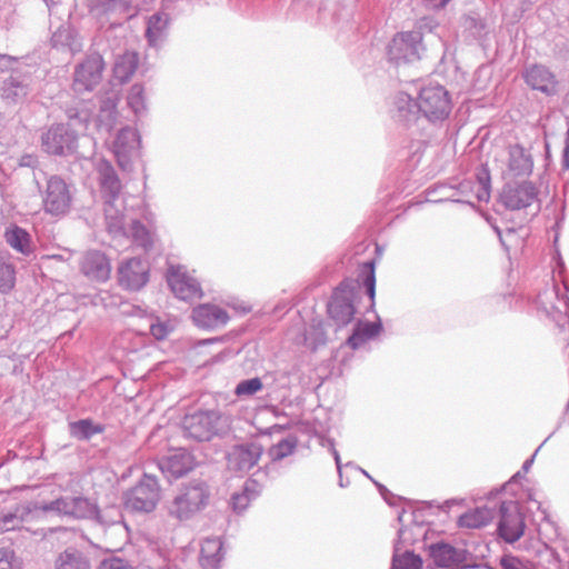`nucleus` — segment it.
<instances>
[{"instance_id":"51","label":"nucleus","mask_w":569,"mask_h":569,"mask_svg":"<svg viewBox=\"0 0 569 569\" xmlns=\"http://www.w3.org/2000/svg\"><path fill=\"white\" fill-rule=\"evenodd\" d=\"M562 167L569 169V130L566 133L565 148L562 153Z\"/></svg>"},{"instance_id":"38","label":"nucleus","mask_w":569,"mask_h":569,"mask_svg":"<svg viewBox=\"0 0 569 569\" xmlns=\"http://www.w3.org/2000/svg\"><path fill=\"white\" fill-rule=\"evenodd\" d=\"M102 431L103 428L100 425H94L90 419H81L69 423L71 437L78 440H89L91 437Z\"/></svg>"},{"instance_id":"56","label":"nucleus","mask_w":569,"mask_h":569,"mask_svg":"<svg viewBox=\"0 0 569 569\" xmlns=\"http://www.w3.org/2000/svg\"><path fill=\"white\" fill-rule=\"evenodd\" d=\"M495 232L497 233L498 238H499V241L500 243L506 248L508 249L507 244H506V241L503 239V236H502V232L500 230V228L498 226H492Z\"/></svg>"},{"instance_id":"47","label":"nucleus","mask_w":569,"mask_h":569,"mask_svg":"<svg viewBox=\"0 0 569 569\" xmlns=\"http://www.w3.org/2000/svg\"><path fill=\"white\" fill-rule=\"evenodd\" d=\"M98 569H134L133 566L130 563L129 560L119 558V557H111L103 559Z\"/></svg>"},{"instance_id":"42","label":"nucleus","mask_w":569,"mask_h":569,"mask_svg":"<svg viewBox=\"0 0 569 569\" xmlns=\"http://www.w3.org/2000/svg\"><path fill=\"white\" fill-rule=\"evenodd\" d=\"M298 446L296 437H288L276 445L271 446L268 450V456L272 463L278 462L289 456H291Z\"/></svg>"},{"instance_id":"5","label":"nucleus","mask_w":569,"mask_h":569,"mask_svg":"<svg viewBox=\"0 0 569 569\" xmlns=\"http://www.w3.org/2000/svg\"><path fill=\"white\" fill-rule=\"evenodd\" d=\"M209 488L204 481L197 480L184 487L169 507V513L179 520L191 518L207 505Z\"/></svg>"},{"instance_id":"57","label":"nucleus","mask_w":569,"mask_h":569,"mask_svg":"<svg viewBox=\"0 0 569 569\" xmlns=\"http://www.w3.org/2000/svg\"><path fill=\"white\" fill-rule=\"evenodd\" d=\"M482 188H483L482 193L477 194V198L480 201L488 200V198H489V191L485 183L482 184Z\"/></svg>"},{"instance_id":"15","label":"nucleus","mask_w":569,"mask_h":569,"mask_svg":"<svg viewBox=\"0 0 569 569\" xmlns=\"http://www.w3.org/2000/svg\"><path fill=\"white\" fill-rule=\"evenodd\" d=\"M522 78L530 89L539 91L546 97H553L559 92V81L556 74L543 64L535 63L527 67L522 72Z\"/></svg>"},{"instance_id":"18","label":"nucleus","mask_w":569,"mask_h":569,"mask_svg":"<svg viewBox=\"0 0 569 569\" xmlns=\"http://www.w3.org/2000/svg\"><path fill=\"white\" fill-rule=\"evenodd\" d=\"M191 318L196 327L214 330L224 327L230 317L226 309L214 303H200L192 309Z\"/></svg>"},{"instance_id":"63","label":"nucleus","mask_w":569,"mask_h":569,"mask_svg":"<svg viewBox=\"0 0 569 569\" xmlns=\"http://www.w3.org/2000/svg\"><path fill=\"white\" fill-rule=\"evenodd\" d=\"M107 104H108V107H110L111 109H114V108H116V103H114V102H112V101H110V100L107 102Z\"/></svg>"},{"instance_id":"32","label":"nucleus","mask_w":569,"mask_h":569,"mask_svg":"<svg viewBox=\"0 0 569 569\" xmlns=\"http://www.w3.org/2000/svg\"><path fill=\"white\" fill-rule=\"evenodd\" d=\"M495 517V508L482 506L461 515L458 523L462 528L477 529L487 526Z\"/></svg>"},{"instance_id":"55","label":"nucleus","mask_w":569,"mask_h":569,"mask_svg":"<svg viewBox=\"0 0 569 569\" xmlns=\"http://www.w3.org/2000/svg\"><path fill=\"white\" fill-rule=\"evenodd\" d=\"M375 485L377 486V488H378L379 492L381 493V496L383 497V499H385L387 502L391 503V502L389 501V499H388V496H389V495H391V493L389 492V490H388L383 485H381V483H379V482H375Z\"/></svg>"},{"instance_id":"45","label":"nucleus","mask_w":569,"mask_h":569,"mask_svg":"<svg viewBox=\"0 0 569 569\" xmlns=\"http://www.w3.org/2000/svg\"><path fill=\"white\" fill-rule=\"evenodd\" d=\"M262 387H263L262 381L258 377L251 378V379H246V380H241L236 386L234 393L238 397H249V396H253L254 393L260 391L262 389Z\"/></svg>"},{"instance_id":"11","label":"nucleus","mask_w":569,"mask_h":569,"mask_svg":"<svg viewBox=\"0 0 569 569\" xmlns=\"http://www.w3.org/2000/svg\"><path fill=\"white\" fill-rule=\"evenodd\" d=\"M42 202L44 211L52 216H60L68 212L71 206V193L62 178L51 176L47 180Z\"/></svg>"},{"instance_id":"17","label":"nucleus","mask_w":569,"mask_h":569,"mask_svg":"<svg viewBox=\"0 0 569 569\" xmlns=\"http://www.w3.org/2000/svg\"><path fill=\"white\" fill-rule=\"evenodd\" d=\"M405 517L406 511H402L398 516V520L402 527L398 530V541L395 543L391 569H421L422 559L420 556L415 555L409 550L401 552V545H406L410 540V530L405 525L407 521L405 520Z\"/></svg>"},{"instance_id":"10","label":"nucleus","mask_w":569,"mask_h":569,"mask_svg":"<svg viewBox=\"0 0 569 569\" xmlns=\"http://www.w3.org/2000/svg\"><path fill=\"white\" fill-rule=\"evenodd\" d=\"M44 512L72 517L74 519H97L99 509L84 497H61L40 507Z\"/></svg>"},{"instance_id":"13","label":"nucleus","mask_w":569,"mask_h":569,"mask_svg":"<svg viewBox=\"0 0 569 569\" xmlns=\"http://www.w3.org/2000/svg\"><path fill=\"white\" fill-rule=\"evenodd\" d=\"M158 468L161 473L170 479H178L187 475L194 467V460L190 452L178 449L171 455L159 460L144 462V468Z\"/></svg>"},{"instance_id":"29","label":"nucleus","mask_w":569,"mask_h":569,"mask_svg":"<svg viewBox=\"0 0 569 569\" xmlns=\"http://www.w3.org/2000/svg\"><path fill=\"white\" fill-rule=\"evenodd\" d=\"M382 331V323L380 319L375 322L358 320L355 323L352 333L346 341V345L352 349L358 350L366 342L376 338Z\"/></svg>"},{"instance_id":"54","label":"nucleus","mask_w":569,"mask_h":569,"mask_svg":"<svg viewBox=\"0 0 569 569\" xmlns=\"http://www.w3.org/2000/svg\"><path fill=\"white\" fill-rule=\"evenodd\" d=\"M335 462H336V467H337V471H338V476H339V486L341 488H345V487H347V483H342V463H341V458L337 457V460H335Z\"/></svg>"},{"instance_id":"1","label":"nucleus","mask_w":569,"mask_h":569,"mask_svg":"<svg viewBox=\"0 0 569 569\" xmlns=\"http://www.w3.org/2000/svg\"><path fill=\"white\" fill-rule=\"evenodd\" d=\"M359 279H343L332 291L327 303L329 320L337 328L350 325L357 313L356 302L360 297L361 283L371 301L375 305L376 276L373 262H367L360 271Z\"/></svg>"},{"instance_id":"26","label":"nucleus","mask_w":569,"mask_h":569,"mask_svg":"<svg viewBox=\"0 0 569 569\" xmlns=\"http://www.w3.org/2000/svg\"><path fill=\"white\" fill-rule=\"evenodd\" d=\"M96 168L104 201L110 200L111 202H116L121 190V183L113 167L109 161L99 159Z\"/></svg>"},{"instance_id":"50","label":"nucleus","mask_w":569,"mask_h":569,"mask_svg":"<svg viewBox=\"0 0 569 569\" xmlns=\"http://www.w3.org/2000/svg\"><path fill=\"white\" fill-rule=\"evenodd\" d=\"M171 330H172V328L169 325H167L166 322H157V323L150 325V333L157 340L164 339Z\"/></svg>"},{"instance_id":"46","label":"nucleus","mask_w":569,"mask_h":569,"mask_svg":"<svg viewBox=\"0 0 569 569\" xmlns=\"http://www.w3.org/2000/svg\"><path fill=\"white\" fill-rule=\"evenodd\" d=\"M500 566L501 569H536L532 562L510 555L501 558Z\"/></svg>"},{"instance_id":"21","label":"nucleus","mask_w":569,"mask_h":569,"mask_svg":"<svg viewBox=\"0 0 569 569\" xmlns=\"http://www.w3.org/2000/svg\"><path fill=\"white\" fill-rule=\"evenodd\" d=\"M263 448L259 442L234 446L228 453V466L236 471L250 470L260 459Z\"/></svg>"},{"instance_id":"58","label":"nucleus","mask_w":569,"mask_h":569,"mask_svg":"<svg viewBox=\"0 0 569 569\" xmlns=\"http://www.w3.org/2000/svg\"><path fill=\"white\" fill-rule=\"evenodd\" d=\"M328 443H329V447H330V451L333 456V459L337 460V457H340L338 450L335 448V441L332 439H329L328 440Z\"/></svg>"},{"instance_id":"27","label":"nucleus","mask_w":569,"mask_h":569,"mask_svg":"<svg viewBox=\"0 0 569 569\" xmlns=\"http://www.w3.org/2000/svg\"><path fill=\"white\" fill-rule=\"evenodd\" d=\"M533 169L531 153L521 144L510 146L508 149V170L513 177L530 176Z\"/></svg>"},{"instance_id":"41","label":"nucleus","mask_w":569,"mask_h":569,"mask_svg":"<svg viewBox=\"0 0 569 569\" xmlns=\"http://www.w3.org/2000/svg\"><path fill=\"white\" fill-rule=\"evenodd\" d=\"M160 498L161 491L157 478L144 471V512L154 510Z\"/></svg>"},{"instance_id":"6","label":"nucleus","mask_w":569,"mask_h":569,"mask_svg":"<svg viewBox=\"0 0 569 569\" xmlns=\"http://www.w3.org/2000/svg\"><path fill=\"white\" fill-rule=\"evenodd\" d=\"M496 515L498 516L497 532L505 542L513 543L522 537L526 523L517 501H501Z\"/></svg>"},{"instance_id":"31","label":"nucleus","mask_w":569,"mask_h":569,"mask_svg":"<svg viewBox=\"0 0 569 569\" xmlns=\"http://www.w3.org/2000/svg\"><path fill=\"white\" fill-rule=\"evenodd\" d=\"M54 569H91L89 558L79 549L68 547L54 560Z\"/></svg>"},{"instance_id":"19","label":"nucleus","mask_w":569,"mask_h":569,"mask_svg":"<svg viewBox=\"0 0 569 569\" xmlns=\"http://www.w3.org/2000/svg\"><path fill=\"white\" fill-rule=\"evenodd\" d=\"M471 189L472 182L468 180L460 182L458 186L446 183L437 184L427 189V201L435 203L452 201L473 207V202L467 198Z\"/></svg>"},{"instance_id":"25","label":"nucleus","mask_w":569,"mask_h":569,"mask_svg":"<svg viewBox=\"0 0 569 569\" xmlns=\"http://www.w3.org/2000/svg\"><path fill=\"white\" fill-rule=\"evenodd\" d=\"M81 271L89 279L103 282L109 279L111 267L104 253L89 251L82 258Z\"/></svg>"},{"instance_id":"24","label":"nucleus","mask_w":569,"mask_h":569,"mask_svg":"<svg viewBox=\"0 0 569 569\" xmlns=\"http://www.w3.org/2000/svg\"><path fill=\"white\" fill-rule=\"evenodd\" d=\"M170 17L163 11L153 13L147 23L144 38L149 48L159 50L166 42L169 33Z\"/></svg>"},{"instance_id":"22","label":"nucleus","mask_w":569,"mask_h":569,"mask_svg":"<svg viewBox=\"0 0 569 569\" xmlns=\"http://www.w3.org/2000/svg\"><path fill=\"white\" fill-rule=\"evenodd\" d=\"M97 527L103 532L106 548L119 549L129 541V528L121 520H108L99 513L94 520Z\"/></svg>"},{"instance_id":"7","label":"nucleus","mask_w":569,"mask_h":569,"mask_svg":"<svg viewBox=\"0 0 569 569\" xmlns=\"http://www.w3.org/2000/svg\"><path fill=\"white\" fill-rule=\"evenodd\" d=\"M499 200L509 210H522L535 206L533 214L540 210L538 203V189L530 181L506 183L500 192Z\"/></svg>"},{"instance_id":"35","label":"nucleus","mask_w":569,"mask_h":569,"mask_svg":"<svg viewBox=\"0 0 569 569\" xmlns=\"http://www.w3.org/2000/svg\"><path fill=\"white\" fill-rule=\"evenodd\" d=\"M51 43L53 47H67L72 53L81 50V42L74 29L69 24H61L52 34Z\"/></svg>"},{"instance_id":"60","label":"nucleus","mask_w":569,"mask_h":569,"mask_svg":"<svg viewBox=\"0 0 569 569\" xmlns=\"http://www.w3.org/2000/svg\"><path fill=\"white\" fill-rule=\"evenodd\" d=\"M345 467H346V468H351V469H355V470H358V469H359V467H358V466H356L353 462H347V463L345 465Z\"/></svg>"},{"instance_id":"30","label":"nucleus","mask_w":569,"mask_h":569,"mask_svg":"<svg viewBox=\"0 0 569 569\" xmlns=\"http://www.w3.org/2000/svg\"><path fill=\"white\" fill-rule=\"evenodd\" d=\"M223 559L220 538H207L201 543L200 563L203 569H219Z\"/></svg>"},{"instance_id":"64","label":"nucleus","mask_w":569,"mask_h":569,"mask_svg":"<svg viewBox=\"0 0 569 569\" xmlns=\"http://www.w3.org/2000/svg\"><path fill=\"white\" fill-rule=\"evenodd\" d=\"M515 233V230L512 228H508L507 229V234L510 236V234H513Z\"/></svg>"},{"instance_id":"4","label":"nucleus","mask_w":569,"mask_h":569,"mask_svg":"<svg viewBox=\"0 0 569 569\" xmlns=\"http://www.w3.org/2000/svg\"><path fill=\"white\" fill-rule=\"evenodd\" d=\"M418 100L420 116L433 124L442 123L451 112L449 92L441 84L428 83L421 87Z\"/></svg>"},{"instance_id":"40","label":"nucleus","mask_w":569,"mask_h":569,"mask_svg":"<svg viewBox=\"0 0 569 569\" xmlns=\"http://www.w3.org/2000/svg\"><path fill=\"white\" fill-rule=\"evenodd\" d=\"M104 214L110 233L120 234L124 231L126 217L110 200L104 201Z\"/></svg>"},{"instance_id":"53","label":"nucleus","mask_w":569,"mask_h":569,"mask_svg":"<svg viewBox=\"0 0 569 569\" xmlns=\"http://www.w3.org/2000/svg\"><path fill=\"white\" fill-rule=\"evenodd\" d=\"M16 61V58L7 54H0V70L6 71L10 69V64Z\"/></svg>"},{"instance_id":"43","label":"nucleus","mask_w":569,"mask_h":569,"mask_svg":"<svg viewBox=\"0 0 569 569\" xmlns=\"http://www.w3.org/2000/svg\"><path fill=\"white\" fill-rule=\"evenodd\" d=\"M305 345L311 350H317L319 347L325 346L327 342V335L322 323H313L305 331Z\"/></svg>"},{"instance_id":"52","label":"nucleus","mask_w":569,"mask_h":569,"mask_svg":"<svg viewBox=\"0 0 569 569\" xmlns=\"http://www.w3.org/2000/svg\"><path fill=\"white\" fill-rule=\"evenodd\" d=\"M143 241H144V254L147 253L148 249L150 247H152L156 242V236L153 232L147 230L144 228V238H143Z\"/></svg>"},{"instance_id":"20","label":"nucleus","mask_w":569,"mask_h":569,"mask_svg":"<svg viewBox=\"0 0 569 569\" xmlns=\"http://www.w3.org/2000/svg\"><path fill=\"white\" fill-rule=\"evenodd\" d=\"M139 144V136L134 130L124 128L118 132L112 149L119 166L123 170L131 169L132 157L138 153Z\"/></svg>"},{"instance_id":"61","label":"nucleus","mask_w":569,"mask_h":569,"mask_svg":"<svg viewBox=\"0 0 569 569\" xmlns=\"http://www.w3.org/2000/svg\"><path fill=\"white\" fill-rule=\"evenodd\" d=\"M437 1H438V3L436 6L445 7L448 3L449 0H437Z\"/></svg>"},{"instance_id":"14","label":"nucleus","mask_w":569,"mask_h":569,"mask_svg":"<svg viewBox=\"0 0 569 569\" xmlns=\"http://www.w3.org/2000/svg\"><path fill=\"white\" fill-rule=\"evenodd\" d=\"M429 557L439 568L466 569L468 552L463 548H457L448 542L438 541L428 547Z\"/></svg>"},{"instance_id":"2","label":"nucleus","mask_w":569,"mask_h":569,"mask_svg":"<svg viewBox=\"0 0 569 569\" xmlns=\"http://www.w3.org/2000/svg\"><path fill=\"white\" fill-rule=\"evenodd\" d=\"M69 123L51 126L41 138L42 148L49 154L68 156L76 152L78 147V134L74 130L80 126L87 128L89 114L84 111L70 109L68 111Z\"/></svg>"},{"instance_id":"59","label":"nucleus","mask_w":569,"mask_h":569,"mask_svg":"<svg viewBox=\"0 0 569 569\" xmlns=\"http://www.w3.org/2000/svg\"><path fill=\"white\" fill-rule=\"evenodd\" d=\"M533 459H535V455L530 458V459H527L523 465H522V471L523 472H528L529 469L531 468V465L533 462Z\"/></svg>"},{"instance_id":"36","label":"nucleus","mask_w":569,"mask_h":569,"mask_svg":"<svg viewBox=\"0 0 569 569\" xmlns=\"http://www.w3.org/2000/svg\"><path fill=\"white\" fill-rule=\"evenodd\" d=\"M31 511L29 505H18L13 510L0 515V533L19 528Z\"/></svg>"},{"instance_id":"12","label":"nucleus","mask_w":569,"mask_h":569,"mask_svg":"<svg viewBox=\"0 0 569 569\" xmlns=\"http://www.w3.org/2000/svg\"><path fill=\"white\" fill-rule=\"evenodd\" d=\"M104 68L103 59L99 54L89 56L74 69L72 89L77 93L92 91L101 81Z\"/></svg>"},{"instance_id":"16","label":"nucleus","mask_w":569,"mask_h":569,"mask_svg":"<svg viewBox=\"0 0 569 569\" xmlns=\"http://www.w3.org/2000/svg\"><path fill=\"white\" fill-rule=\"evenodd\" d=\"M31 78L20 72H12L0 86V99L7 107L24 102L32 91Z\"/></svg>"},{"instance_id":"62","label":"nucleus","mask_w":569,"mask_h":569,"mask_svg":"<svg viewBox=\"0 0 569 569\" xmlns=\"http://www.w3.org/2000/svg\"><path fill=\"white\" fill-rule=\"evenodd\" d=\"M358 470H359L360 472H362L366 477H368L369 479H371V477L369 476V473H368L366 470H363V469H362V468H360V467H359V469H358Z\"/></svg>"},{"instance_id":"39","label":"nucleus","mask_w":569,"mask_h":569,"mask_svg":"<svg viewBox=\"0 0 569 569\" xmlns=\"http://www.w3.org/2000/svg\"><path fill=\"white\" fill-rule=\"evenodd\" d=\"M16 282V269L9 253H0V292H9Z\"/></svg>"},{"instance_id":"37","label":"nucleus","mask_w":569,"mask_h":569,"mask_svg":"<svg viewBox=\"0 0 569 569\" xmlns=\"http://www.w3.org/2000/svg\"><path fill=\"white\" fill-rule=\"evenodd\" d=\"M138 66L136 53H126L119 57L113 67L114 78L120 82H127L134 73Z\"/></svg>"},{"instance_id":"33","label":"nucleus","mask_w":569,"mask_h":569,"mask_svg":"<svg viewBox=\"0 0 569 569\" xmlns=\"http://www.w3.org/2000/svg\"><path fill=\"white\" fill-rule=\"evenodd\" d=\"M6 242L16 251L23 256H30L33 252V246L30 233L21 227L12 226L4 232Z\"/></svg>"},{"instance_id":"8","label":"nucleus","mask_w":569,"mask_h":569,"mask_svg":"<svg viewBox=\"0 0 569 569\" xmlns=\"http://www.w3.org/2000/svg\"><path fill=\"white\" fill-rule=\"evenodd\" d=\"M166 279L174 297L180 300L192 301L203 296L199 280L182 264H170Z\"/></svg>"},{"instance_id":"49","label":"nucleus","mask_w":569,"mask_h":569,"mask_svg":"<svg viewBox=\"0 0 569 569\" xmlns=\"http://www.w3.org/2000/svg\"><path fill=\"white\" fill-rule=\"evenodd\" d=\"M128 103L130 107L134 110V112H138L140 108H142V87L141 86H133L131 89V93L128 97Z\"/></svg>"},{"instance_id":"23","label":"nucleus","mask_w":569,"mask_h":569,"mask_svg":"<svg viewBox=\"0 0 569 569\" xmlns=\"http://www.w3.org/2000/svg\"><path fill=\"white\" fill-rule=\"evenodd\" d=\"M390 112L396 121L405 126H410L415 123L420 116L419 100L418 98L413 99L403 91H399L392 98Z\"/></svg>"},{"instance_id":"48","label":"nucleus","mask_w":569,"mask_h":569,"mask_svg":"<svg viewBox=\"0 0 569 569\" xmlns=\"http://www.w3.org/2000/svg\"><path fill=\"white\" fill-rule=\"evenodd\" d=\"M0 569H19L12 550L0 548Z\"/></svg>"},{"instance_id":"3","label":"nucleus","mask_w":569,"mask_h":569,"mask_svg":"<svg viewBox=\"0 0 569 569\" xmlns=\"http://www.w3.org/2000/svg\"><path fill=\"white\" fill-rule=\"evenodd\" d=\"M229 425V418L219 410H200L184 416L181 428L184 437L197 441H209L223 432Z\"/></svg>"},{"instance_id":"28","label":"nucleus","mask_w":569,"mask_h":569,"mask_svg":"<svg viewBox=\"0 0 569 569\" xmlns=\"http://www.w3.org/2000/svg\"><path fill=\"white\" fill-rule=\"evenodd\" d=\"M118 273L119 282L124 289L138 291L142 288V260L139 257L122 262Z\"/></svg>"},{"instance_id":"44","label":"nucleus","mask_w":569,"mask_h":569,"mask_svg":"<svg viewBox=\"0 0 569 569\" xmlns=\"http://www.w3.org/2000/svg\"><path fill=\"white\" fill-rule=\"evenodd\" d=\"M131 0H94L92 11L97 14L110 12L128 13Z\"/></svg>"},{"instance_id":"34","label":"nucleus","mask_w":569,"mask_h":569,"mask_svg":"<svg viewBox=\"0 0 569 569\" xmlns=\"http://www.w3.org/2000/svg\"><path fill=\"white\" fill-rule=\"evenodd\" d=\"M259 493V483L256 480L246 481L243 489L231 496L230 505L232 510L237 513L243 512Z\"/></svg>"},{"instance_id":"9","label":"nucleus","mask_w":569,"mask_h":569,"mask_svg":"<svg viewBox=\"0 0 569 569\" xmlns=\"http://www.w3.org/2000/svg\"><path fill=\"white\" fill-rule=\"evenodd\" d=\"M422 47V33L419 30L397 33L388 46V57L399 64L420 59Z\"/></svg>"}]
</instances>
